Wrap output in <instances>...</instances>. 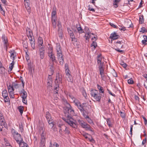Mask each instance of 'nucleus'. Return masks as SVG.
<instances>
[{
	"label": "nucleus",
	"instance_id": "f704fd0d",
	"mask_svg": "<svg viewBox=\"0 0 147 147\" xmlns=\"http://www.w3.org/2000/svg\"><path fill=\"white\" fill-rule=\"evenodd\" d=\"M120 64L123 67L125 68L127 66V64L122 61H120Z\"/></svg>",
	"mask_w": 147,
	"mask_h": 147
},
{
	"label": "nucleus",
	"instance_id": "473e14b6",
	"mask_svg": "<svg viewBox=\"0 0 147 147\" xmlns=\"http://www.w3.org/2000/svg\"><path fill=\"white\" fill-rule=\"evenodd\" d=\"M77 30L78 33V32L79 34H81L84 32L83 29L81 27H77Z\"/></svg>",
	"mask_w": 147,
	"mask_h": 147
},
{
	"label": "nucleus",
	"instance_id": "a878e982",
	"mask_svg": "<svg viewBox=\"0 0 147 147\" xmlns=\"http://www.w3.org/2000/svg\"><path fill=\"white\" fill-rule=\"evenodd\" d=\"M56 50L57 52H62L61 45L59 44H57Z\"/></svg>",
	"mask_w": 147,
	"mask_h": 147
},
{
	"label": "nucleus",
	"instance_id": "774afa93",
	"mask_svg": "<svg viewBox=\"0 0 147 147\" xmlns=\"http://www.w3.org/2000/svg\"><path fill=\"white\" fill-rule=\"evenodd\" d=\"M59 29L61 27V23L59 21H58V24L57 25Z\"/></svg>",
	"mask_w": 147,
	"mask_h": 147
},
{
	"label": "nucleus",
	"instance_id": "0e129e2a",
	"mask_svg": "<svg viewBox=\"0 0 147 147\" xmlns=\"http://www.w3.org/2000/svg\"><path fill=\"white\" fill-rule=\"evenodd\" d=\"M22 93L23 95L22 97H27V94L26 92H24Z\"/></svg>",
	"mask_w": 147,
	"mask_h": 147
},
{
	"label": "nucleus",
	"instance_id": "4be33fe9",
	"mask_svg": "<svg viewBox=\"0 0 147 147\" xmlns=\"http://www.w3.org/2000/svg\"><path fill=\"white\" fill-rule=\"evenodd\" d=\"M93 98L96 101L100 102V101L101 96L99 93L95 96V97H93Z\"/></svg>",
	"mask_w": 147,
	"mask_h": 147
},
{
	"label": "nucleus",
	"instance_id": "8fccbe9b",
	"mask_svg": "<svg viewBox=\"0 0 147 147\" xmlns=\"http://www.w3.org/2000/svg\"><path fill=\"white\" fill-rule=\"evenodd\" d=\"M45 140H40V144L45 145Z\"/></svg>",
	"mask_w": 147,
	"mask_h": 147
},
{
	"label": "nucleus",
	"instance_id": "c85d7f7f",
	"mask_svg": "<svg viewBox=\"0 0 147 147\" xmlns=\"http://www.w3.org/2000/svg\"><path fill=\"white\" fill-rule=\"evenodd\" d=\"M144 16L143 15H141L140 17L139 23L142 24L144 23Z\"/></svg>",
	"mask_w": 147,
	"mask_h": 147
},
{
	"label": "nucleus",
	"instance_id": "680f3d73",
	"mask_svg": "<svg viewBox=\"0 0 147 147\" xmlns=\"http://www.w3.org/2000/svg\"><path fill=\"white\" fill-rule=\"evenodd\" d=\"M72 30H73V33L74 32L75 34L78 33L77 30L76 28H72Z\"/></svg>",
	"mask_w": 147,
	"mask_h": 147
},
{
	"label": "nucleus",
	"instance_id": "de8ad7c7",
	"mask_svg": "<svg viewBox=\"0 0 147 147\" xmlns=\"http://www.w3.org/2000/svg\"><path fill=\"white\" fill-rule=\"evenodd\" d=\"M109 24H110V25L112 27H113L115 28H119V26L118 27V26H116L115 25V24H113V23L110 22Z\"/></svg>",
	"mask_w": 147,
	"mask_h": 147
},
{
	"label": "nucleus",
	"instance_id": "5701e85b",
	"mask_svg": "<svg viewBox=\"0 0 147 147\" xmlns=\"http://www.w3.org/2000/svg\"><path fill=\"white\" fill-rule=\"evenodd\" d=\"M38 45L42 46L43 44V40L42 38L41 37H39L38 38Z\"/></svg>",
	"mask_w": 147,
	"mask_h": 147
},
{
	"label": "nucleus",
	"instance_id": "cd10ccee",
	"mask_svg": "<svg viewBox=\"0 0 147 147\" xmlns=\"http://www.w3.org/2000/svg\"><path fill=\"white\" fill-rule=\"evenodd\" d=\"M143 37L144 38V39L142 41V42L143 45H146V43L147 42V36L146 35H143Z\"/></svg>",
	"mask_w": 147,
	"mask_h": 147
},
{
	"label": "nucleus",
	"instance_id": "69168bd1",
	"mask_svg": "<svg viewBox=\"0 0 147 147\" xmlns=\"http://www.w3.org/2000/svg\"><path fill=\"white\" fill-rule=\"evenodd\" d=\"M100 93H104V90L102 87H100L99 90Z\"/></svg>",
	"mask_w": 147,
	"mask_h": 147
},
{
	"label": "nucleus",
	"instance_id": "6e6d98bb",
	"mask_svg": "<svg viewBox=\"0 0 147 147\" xmlns=\"http://www.w3.org/2000/svg\"><path fill=\"white\" fill-rule=\"evenodd\" d=\"M9 96L11 98H14V92L9 93Z\"/></svg>",
	"mask_w": 147,
	"mask_h": 147
},
{
	"label": "nucleus",
	"instance_id": "09e8293b",
	"mask_svg": "<svg viewBox=\"0 0 147 147\" xmlns=\"http://www.w3.org/2000/svg\"><path fill=\"white\" fill-rule=\"evenodd\" d=\"M0 8L1 9V12L2 14L4 16H5V11L3 10L2 7H1V5L0 4Z\"/></svg>",
	"mask_w": 147,
	"mask_h": 147
},
{
	"label": "nucleus",
	"instance_id": "13d9d810",
	"mask_svg": "<svg viewBox=\"0 0 147 147\" xmlns=\"http://www.w3.org/2000/svg\"><path fill=\"white\" fill-rule=\"evenodd\" d=\"M54 63H52L51 65H50V70H54V67H53Z\"/></svg>",
	"mask_w": 147,
	"mask_h": 147
},
{
	"label": "nucleus",
	"instance_id": "3c124183",
	"mask_svg": "<svg viewBox=\"0 0 147 147\" xmlns=\"http://www.w3.org/2000/svg\"><path fill=\"white\" fill-rule=\"evenodd\" d=\"M47 80V81L53 82L52 78L51 76V75H48Z\"/></svg>",
	"mask_w": 147,
	"mask_h": 147
},
{
	"label": "nucleus",
	"instance_id": "c756f323",
	"mask_svg": "<svg viewBox=\"0 0 147 147\" xmlns=\"http://www.w3.org/2000/svg\"><path fill=\"white\" fill-rule=\"evenodd\" d=\"M121 1V0H114V1L113 5L115 7L117 8L118 7V4Z\"/></svg>",
	"mask_w": 147,
	"mask_h": 147
},
{
	"label": "nucleus",
	"instance_id": "a211bd4d",
	"mask_svg": "<svg viewBox=\"0 0 147 147\" xmlns=\"http://www.w3.org/2000/svg\"><path fill=\"white\" fill-rule=\"evenodd\" d=\"M90 94L92 96L95 97V96L98 94L97 90H92L90 91Z\"/></svg>",
	"mask_w": 147,
	"mask_h": 147
},
{
	"label": "nucleus",
	"instance_id": "f8f14e48",
	"mask_svg": "<svg viewBox=\"0 0 147 147\" xmlns=\"http://www.w3.org/2000/svg\"><path fill=\"white\" fill-rule=\"evenodd\" d=\"M24 3V5L26 9L28 11V13L29 14H30V3L29 1H26V2L25 1Z\"/></svg>",
	"mask_w": 147,
	"mask_h": 147
},
{
	"label": "nucleus",
	"instance_id": "9b49d317",
	"mask_svg": "<svg viewBox=\"0 0 147 147\" xmlns=\"http://www.w3.org/2000/svg\"><path fill=\"white\" fill-rule=\"evenodd\" d=\"M62 119L66 122L73 127L76 128V127H77L75 123L73 121H71L70 119L64 118H63Z\"/></svg>",
	"mask_w": 147,
	"mask_h": 147
},
{
	"label": "nucleus",
	"instance_id": "052dcab7",
	"mask_svg": "<svg viewBox=\"0 0 147 147\" xmlns=\"http://www.w3.org/2000/svg\"><path fill=\"white\" fill-rule=\"evenodd\" d=\"M82 94L86 98V97L87 96V94L86 92V91L85 90H84L82 91Z\"/></svg>",
	"mask_w": 147,
	"mask_h": 147
},
{
	"label": "nucleus",
	"instance_id": "37998d69",
	"mask_svg": "<svg viewBox=\"0 0 147 147\" xmlns=\"http://www.w3.org/2000/svg\"><path fill=\"white\" fill-rule=\"evenodd\" d=\"M140 32L144 33L145 32H147V30L145 28V27H142L141 28V30L140 31Z\"/></svg>",
	"mask_w": 147,
	"mask_h": 147
},
{
	"label": "nucleus",
	"instance_id": "dca6fc26",
	"mask_svg": "<svg viewBox=\"0 0 147 147\" xmlns=\"http://www.w3.org/2000/svg\"><path fill=\"white\" fill-rule=\"evenodd\" d=\"M54 88L53 93L54 94H58L59 88V85L57 84H55V86H54Z\"/></svg>",
	"mask_w": 147,
	"mask_h": 147
},
{
	"label": "nucleus",
	"instance_id": "412c9836",
	"mask_svg": "<svg viewBox=\"0 0 147 147\" xmlns=\"http://www.w3.org/2000/svg\"><path fill=\"white\" fill-rule=\"evenodd\" d=\"M100 74L101 75V77L102 80L104 81L105 80V77L104 75L105 74V71L104 70L99 71Z\"/></svg>",
	"mask_w": 147,
	"mask_h": 147
},
{
	"label": "nucleus",
	"instance_id": "72a5a7b5",
	"mask_svg": "<svg viewBox=\"0 0 147 147\" xmlns=\"http://www.w3.org/2000/svg\"><path fill=\"white\" fill-rule=\"evenodd\" d=\"M2 96L3 97H6L8 96L7 90H4L2 92Z\"/></svg>",
	"mask_w": 147,
	"mask_h": 147
},
{
	"label": "nucleus",
	"instance_id": "e2e57ef3",
	"mask_svg": "<svg viewBox=\"0 0 147 147\" xmlns=\"http://www.w3.org/2000/svg\"><path fill=\"white\" fill-rule=\"evenodd\" d=\"M107 91H108V93L112 96H114V97L115 96V95L114 94H113L112 93L111 91L110 90H109V89L107 88Z\"/></svg>",
	"mask_w": 147,
	"mask_h": 147
},
{
	"label": "nucleus",
	"instance_id": "f257e3e1",
	"mask_svg": "<svg viewBox=\"0 0 147 147\" xmlns=\"http://www.w3.org/2000/svg\"><path fill=\"white\" fill-rule=\"evenodd\" d=\"M71 98L72 99H74V102L75 103V105L80 110V112L82 113L84 117L86 119H87L86 117H89L88 115H86L85 113L88 114V111L84 108V106L81 105L80 102L73 97Z\"/></svg>",
	"mask_w": 147,
	"mask_h": 147
},
{
	"label": "nucleus",
	"instance_id": "5fc2aeb1",
	"mask_svg": "<svg viewBox=\"0 0 147 147\" xmlns=\"http://www.w3.org/2000/svg\"><path fill=\"white\" fill-rule=\"evenodd\" d=\"M20 79L21 81L22 84V86L23 87V88H24V84L25 83L24 82V80L23 79V78L22 76H20Z\"/></svg>",
	"mask_w": 147,
	"mask_h": 147
},
{
	"label": "nucleus",
	"instance_id": "6ab92c4d",
	"mask_svg": "<svg viewBox=\"0 0 147 147\" xmlns=\"http://www.w3.org/2000/svg\"><path fill=\"white\" fill-rule=\"evenodd\" d=\"M103 62H102L98 64V68L99 71L104 70L105 68L103 67Z\"/></svg>",
	"mask_w": 147,
	"mask_h": 147
},
{
	"label": "nucleus",
	"instance_id": "f03ea898",
	"mask_svg": "<svg viewBox=\"0 0 147 147\" xmlns=\"http://www.w3.org/2000/svg\"><path fill=\"white\" fill-rule=\"evenodd\" d=\"M124 26L123 25L119 26V29L121 31H124L126 28H131L133 26L131 21L129 19H127L125 21Z\"/></svg>",
	"mask_w": 147,
	"mask_h": 147
},
{
	"label": "nucleus",
	"instance_id": "39448f33",
	"mask_svg": "<svg viewBox=\"0 0 147 147\" xmlns=\"http://www.w3.org/2000/svg\"><path fill=\"white\" fill-rule=\"evenodd\" d=\"M78 122L81 126L82 127L85 128L86 130H88L92 132L93 131L92 128H91V126L83 121L79 120Z\"/></svg>",
	"mask_w": 147,
	"mask_h": 147
},
{
	"label": "nucleus",
	"instance_id": "79ce46f5",
	"mask_svg": "<svg viewBox=\"0 0 147 147\" xmlns=\"http://www.w3.org/2000/svg\"><path fill=\"white\" fill-rule=\"evenodd\" d=\"M3 98L5 102H7L9 101V98L8 96L6 97H4Z\"/></svg>",
	"mask_w": 147,
	"mask_h": 147
},
{
	"label": "nucleus",
	"instance_id": "864d4df0",
	"mask_svg": "<svg viewBox=\"0 0 147 147\" xmlns=\"http://www.w3.org/2000/svg\"><path fill=\"white\" fill-rule=\"evenodd\" d=\"M82 135L86 138V139H88L89 138H88L87 136V135H89V136H91L90 134H89L87 133H84L82 134Z\"/></svg>",
	"mask_w": 147,
	"mask_h": 147
},
{
	"label": "nucleus",
	"instance_id": "aec40b11",
	"mask_svg": "<svg viewBox=\"0 0 147 147\" xmlns=\"http://www.w3.org/2000/svg\"><path fill=\"white\" fill-rule=\"evenodd\" d=\"M48 56L50 57V59L52 60V63H53L55 60V57L54 54L52 53H49Z\"/></svg>",
	"mask_w": 147,
	"mask_h": 147
},
{
	"label": "nucleus",
	"instance_id": "bf43d9fd",
	"mask_svg": "<svg viewBox=\"0 0 147 147\" xmlns=\"http://www.w3.org/2000/svg\"><path fill=\"white\" fill-rule=\"evenodd\" d=\"M4 119H1V120H0V126H1V127H3V124H4Z\"/></svg>",
	"mask_w": 147,
	"mask_h": 147
},
{
	"label": "nucleus",
	"instance_id": "a19ab883",
	"mask_svg": "<svg viewBox=\"0 0 147 147\" xmlns=\"http://www.w3.org/2000/svg\"><path fill=\"white\" fill-rule=\"evenodd\" d=\"M87 119H86L88 122L90 123L91 124L93 123L92 121V120L89 118V117H86Z\"/></svg>",
	"mask_w": 147,
	"mask_h": 147
},
{
	"label": "nucleus",
	"instance_id": "c03bdc74",
	"mask_svg": "<svg viewBox=\"0 0 147 147\" xmlns=\"http://www.w3.org/2000/svg\"><path fill=\"white\" fill-rule=\"evenodd\" d=\"M26 98L27 97H22L23 102L26 104H27V100L26 99Z\"/></svg>",
	"mask_w": 147,
	"mask_h": 147
},
{
	"label": "nucleus",
	"instance_id": "7ed1b4c3",
	"mask_svg": "<svg viewBox=\"0 0 147 147\" xmlns=\"http://www.w3.org/2000/svg\"><path fill=\"white\" fill-rule=\"evenodd\" d=\"M67 105L66 107V110L68 114L67 115V117L68 118L71 117L74 115L75 114L74 111L71 106L70 105L69 103H67Z\"/></svg>",
	"mask_w": 147,
	"mask_h": 147
},
{
	"label": "nucleus",
	"instance_id": "49530a36",
	"mask_svg": "<svg viewBox=\"0 0 147 147\" xmlns=\"http://www.w3.org/2000/svg\"><path fill=\"white\" fill-rule=\"evenodd\" d=\"M64 126L65 127V129L64 130V131L65 134H69V131L67 127H66L65 126Z\"/></svg>",
	"mask_w": 147,
	"mask_h": 147
},
{
	"label": "nucleus",
	"instance_id": "1a4fd4ad",
	"mask_svg": "<svg viewBox=\"0 0 147 147\" xmlns=\"http://www.w3.org/2000/svg\"><path fill=\"white\" fill-rule=\"evenodd\" d=\"M57 54L58 59L60 64L63 65V64L64 60L62 52H57Z\"/></svg>",
	"mask_w": 147,
	"mask_h": 147
},
{
	"label": "nucleus",
	"instance_id": "338daca9",
	"mask_svg": "<svg viewBox=\"0 0 147 147\" xmlns=\"http://www.w3.org/2000/svg\"><path fill=\"white\" fill-rule=\"evenodd\" d=\"M142 116L143 119H144V124L146 125L147 124V120L144 116Z\"/></svg>",
	"mask_w": 147,
	"mask_h": 147
},
{
	"label": "nucleus",
	"instance_id": "b1692460",
	"mask_svg": "<svg viewBox=\"0 0 147 147\" xmlns=\"http://www.w3.org/2000/svg\"><path fill=\"white\" fill-rule=\"evenodd\" d=\"M40 57L41 59H42L45 57V50H42V51H40Z\"/></svg>",
	"mask_w": 147,
	"mask_h": 147
},
{
	"label": "nucleus",
	"instance_id": "393cba45",
	"mask_svg": "<svg viewBox=\"0 0 147 147\" xmlns=\"http://www.w3.org/2000/svg\"><path fill=\"white\" fill-rule=\"evenodd\" d=\"M97 64L102 63V58L101 57V55H99L97 56Z\"/></svg>",
	"mask_w": 147,
	"mask_h": 147
},
{
	"label": "nucleus",
	"instance_id": "7c9ffc66",
	"mask_svg": "<svg viewBox=\"0 0 147 147\" xmlns=\"http://www.w3.org/2000/svg\"><path fill=\"white\" fill-rule=\"evenodd\" d=\"M107 124L110 127H112V124L111 123V121L110 118L107 119Z\"/></svg>",
	"mask_w": 147,
	"mask_h": 147
},
{
	"label": "nucleus",
	"instance_id": "e433bc0d",
	"mask_svg": "<svg viewBox=\"0 0 147 147\" xmlns=\"http://www.w3.org/2000/svg\"><path fill=\"white\" fill-rule=\"evenodd\" d=\"M53 82L51 81H47V84L48 85V88H50L52 87Z\"/></svg>",
	"mask_w": 147,
	"mask_h": 147
},
{
	"label": "nucleus",
	"instance_id": "0eeeda50",
	"mask_svg": "<svg viewBox=\"0 0 147 147\" xmlns=\"http://www.w3.org/2000/svg\"><path fill=\"white\" fill-rule=\"evenodd\" d=\"M86 33L84 37H85L86 40H88V39L92 37L91 39L92 40H93L94 38L95 39V40H96L97 39V36L96 35H94V36H92V35H94V34L93 33H91L90 31L86 32Z\"/></svg>",
	"mask_w": 147,
	"mask_h": 147
},
{
	"label": "nucleus",
	"instance_id": "20e7f679",
	"mask_svg": "<svg viewBox=\"0 0 147 147\" xmlns=\"http://www.w3.org/2000/svg\"><path fill=\"white\" fill-rule=\"evenodd\" d=\"M57 12L56 9L53 8V10L51 12V22L53 28H55L56 27V21H57L56 15Z\"/></svg>",
	"mask_w": 147,
	"mask_h": 147
},
{
	"label": "nucleus",
	"instance_id": "423d86ee",
	"mask_svg": "<svg viewBox=\"0 0 147 147\" xmlns=\"http://www.w3.org/2000/svg\"><path fill=\"white\" fill-rule=\"evenodd\" d=\"M62 76L61 74L60 73H57L56 76V78L55 81V84L59 85L60 83H63Z\"/></svg>",
	"mask_w": 147,
	"mask_h": 147
},
{
	"label": "nucleus",
	"instance_id": "c9c22d12",
	"mask_svg": "<svg viewBox=\"0 0 147 147\" xmlns=\"http://www.w3.org/2000/svg\"><path fill=\"white\" fill-rule=\"evenodd\" d=\"M91 46H93L94 49H95L96 47L97 46L96 42H95L94 41H93L92 44L91 45Z\"/></svg>",
	"mask_w": 147,
	"mask_h": 147
},
{
	"label": "nucleus",
	"instance_id": "9d476101",
	"mask_svg": "<svg viewBox=\"0 0 147 147\" xmlns=\"http://www.w3.org/2000/svg\"><path fill=\"white\" fill-rule=\"evenodd\" d=\"M16 135L17 136L15 137V139L17 143L19 144V146H20L23 142V139L21 137L20 134H19Z\"/></svg>",
	"mask_w": 147,
	"mask_h": 147
},
{
	"label": "nucleus",
	"instance_id": "2f4dec72",
	"mask_svg": "<svg viewBox=\"0 0 147 147\" xmlns=\"http://www.w3.org/2000/svg\"><path fill=\"white\" fill-rule=\"evenodd\" d=\"M18 111H19L20 112V113L21 115H22L24 110L23 107L22 106L18 107Z\"/></svg>",
	"mask_w": 147,
	"mask_h": 147
},
{
	"label": "nucleus",
	"instance_id": "6e6552de",
	"mask_svg": "<svg viewBox=\"0 0 147 147\" xmlns=\"http://www.w3.org/2000/svg\"><path fill=\"white\" fill-rule=\"evenodd\" d=\"M67 30L68 33L70 35V38L71 39V41H77L76 39L75 38V35L73 32L72 30L70 28H67Z\"/></svg>",
	"mask_w": 147,
	"mask_h": 147
},
{
	"label": "nucleus",
	"instance_id": "a18cd8bd",
	"mask_svg": "<svg viewBox=\"0 0 147 147\" xmlns=\"http://www.w3.org/2000/svg\"><path fill=\"white\" fill-rule=\"evenodd\" d=\"M121 116L122 118H125V114L124 112L121 111H120Z\"/></svg>",
	"mask_w": 147,
	"mask_h": 147
},
{
	"label": "nucleus",
	"instance_id": "bb28decb",
	"mask_svg": "<svg viewBox=\"0 0 147 147\" xmlns=\"http://www.w3.org/2000/svg\"><path fill=\"white\" fill-rule=\"evenodd\" d=\"M46 118L47 120L49 119H51V114L48 111L46 113Z\"/></svg>",
	"mask_w": 147,
	"mask_h": 147
},
{
	"label": "nucleus",
	"instance_id": "603ef678",
	"mask_svg": "<svg viewBox=\"0 0 147 147\" xmlns=\"http://www.w3.org/2000/svg\"><path fill=\"white\" fill-rule=\"evenodd\" d=\"M22 147H23L24 146H26V147H28V145L26 143L24 142L23 141V142L22 143V144L20 146Z\"/></svg>",
	"mask_w": 147,
	"mask_h": 147
},
{
	"label": "nucleus",
	"instance_id": "2eb2a0df",
	"mask_svg": "<svg viewBox=\"0 0 147 147\" xmlns=\"http://www.w3.org/2000/svg\"><path fill=\"white\" fill-rule=\"evenodd\" d=\"M27 36H33V34L32 31L29 28H27L26 29Z\"/></svg>",
	"mask_w": 147,
	"mask_h": 147
},
{
	"label": "nucleus",
	"instance_id": "4d7b16f0",
	"mask_svg": "<svg viewBox=\"0 0 147 147\" xmlns=\"http://www.w3.org/2000/svg\"><path fill=\"white\" fill-rule=\"evenodd\" d=\"M19 129H20V130H21V132H23V131L24 129H23V126L22 125V124H19Z\"/></svg>",
	"mask_w": 147,
	"mask_h": 147
},
{
	"label": "nucleus",
	"instance_id": "4c0bfd02",
	"mask_svg": "<svg viewBox=\"0 0 147 147\" xmlns=\"http://www.w3.org/2000/svg\"><path fill=\"white\" fill-rule=\"evenodd\" d=\"M11 132L12 133V134L13 135H17L18 134H19L18 133V132L16 131L15 129H12L11 130Z\"/></svg>",
	"mask_w": 147,
	"mask_h": 147
},
{
	"label": "nucleus",
	"instance_id": "ea45409f",
	"mask_svg": "<svg viewBox=\"0 0 147 147\" xmlns=\"http://www.w3.org/2000/svg\"><path fill=\"white\" fill-rule=\"evenodd\" d=\"M128 83L129 84H132L134 83V81L132 79V78H131L128 80H127Z\"/></svg>",
	"mask_w": 147,
	"mask_h": 147
},
{
	"label": "nucleus",
	"instance_id": "f3484780",
	"mask_svg": "<svg viewBox=\"0 0 147 147\" xmlns=\"http://www.w3.org/2000/svg\"><path fill=\"white\" fill-rule=\"evenodd\" d=\"M2 39L3 40V42H4V47H5L7 48V38L4 35H3L2 37Z\"/></svg>",
	"mask_w": 147,
	"mask_h": 147
},
{
	"label": "nucleus",
	"instance_id": "4468645a",
	"mask_svg": "<svg viewBox=\"0 0 147 147\" xmlns=\"http://www.w3.org/2000/svg\"><path fill=\"white\" fill-rule=\"evenodd\" d=\"M70 71L69 69H65V73L67 76L66 78H69L68 81L71 82L73 81V79L71 78V76L70 74Z\"/></svg>",
	"mask_w": 147,
	"mask_h": 147
},
{
	"label": "nucleus",
	"instance_id": "ddd939ff",
	"mask_svg": "<svg viewBox=\"0 0 147 147\" xmlns=\"http://www.w3.org/2000/svg\"><path fill=\"white\" fill-rule=\"evenodd\" d=\"M119 37V36L117 34V33L114 32L113 33H112L109 37L110 38H111L113 40L118 39Z\"/></svg>",
	"mask_w": 147,
	"mask_h": 147
},
{
	"label": "nucleus",
	"instance_id": "58836bf2",
	"mask_svg": "<svg viewBox=\"0 0 147 147\" xmlns=\"http://www.w3.org/2000/svg\"><path fill=\"white\" fill-rule=\"evenodd\" d=\"M34 40L32 42H30V43L31 44V46L32 47V48L33 49H35V43H34Z\"/></svg>",
	"mask_w": 147,
	"mask_h": 147
}]
</instances>
